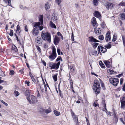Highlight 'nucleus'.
<instances>
[{
  "mask_svg": "<svg viewBox=\"0 0 125 125\" xmlns=\"http://www.w3.org/2000/svg\"><path fill=\"white\" fill-rule=\"evenodd\" d=\"M125 97H123L122 100L121 101V107L123 109H124L125 107Z\"/></svg>",
  "mask_w": 125,
  "mask_h": 125,
  "instance_id": "obj_15",
  "label": "nucleus"
},
{
  "mask_svg": "<svg viewBox=\"0 0 125 125\" xmlns=\"http://www.w3.org/2000/svg\"><path fill=\"white\" fill-rule=\"evenodd\" d=\"M25 94L26 95L28 96H29L30 95V90L29 89H27L25 91Z\"/></svg>",
  "mask_w": 125,
  "mask_h": 125,
  "instance_id": "obj_35",
  "label": "nucleus"
},
{
  "mask_svg": "<svg viewBox=\"0 0 125 125\" xmlns=\"http://www.w3.org/2000/svg\"><path fill=\"white\" fill-rule=\"evenodd\" d=\"M116 40V37L114 35L113 36V39L112 41H115Z\"/></svg>",
  "mask_w": 125,
  "mask_h": 125,
  "instance_id": "obj_59",
  "label": "nucleus"
},
{
  "mask_svg": "<svg viewBox=\"0 0 125 125\" xmlns=\"http://www.w3.org/2000/svg\"><path fill=\"white\" fill-rule=\"evenodd\" d=\"M98 54H99L100 52V50H101V52L102 53L105 52L107 51L106 48L99 45L98 47Z\"/></svg>",
  "mask_w": 125,
  "mask_h": 125,
  "instance_id": "obj_8",
  "label": "nucleus"
},
{
  "mask_svg": "<svg viewBox=\"0 0 125 125\" xmlns=\"http://www.w3.org/2000/svg\"><path fill=\"white\" fill-rule=\"evenodd\" d=\"M73 117L74 120L75 122L78 121V119L77 116H76L73 113H72Z\"/></svg>",
  "mask_w": 125,
  "mask_h": 125,
  "instance_id": "obj_25",
  "label": "nucleus"
},
{
  "mask_svg": "<svg viewBox=\"0 0 125 125\" xmlns=\"http://www.w3.org/2000/svg\"><path fill=\"white\" fill-rule=\"evenodd\" d=\"M25 83L27 84V85L28 86H29V83H30V82L29 81H25Z\"/></svg>",
  "mask_w": 125,
  "mask_h": 125,
  "instance_id": "obj_56",
  "label": "nucleus"
},
{
  "mask_svg": "<svg viewBox=\"0 0 125 125\" xmlns=\"http://www.w3.org/2000/svg\"><path fill=\"white\" fill-rule=\"evenodd\" d=\"M60 41V38L57 36H56L54 38V43L55 45H57L59 43Z\"/></svg>",
  "mask_w": 125,
  "mask_h": 125,
  "instance_id": "obj_12",
  "label": "nucleus"
},
{
  "mask_svg": "<svg viewBox=\"0 0 125 125\" xmlns=\"http://www.w3.org/2000/svg\"><path fill=\"white\" fill-rule=\"evenodd\" d=\"M60 62H58L57 63H54L52 66V68H51V69H54L56 70L57 69L59 68L60 65Z\"/></svg>",
  "mask_w": 125,
  "mask_h": 125,
  "instance_id": "obj_10",
  "label": "nucleus"
},
{
  "mask_svg": "<svg viewBox=\"0 0 125 125\" xmlns=\"http://www.w3.org/2000/svg\"><path fill=\"white\" fill-rule=\"evenodd\" d=\"M25 30L27 32L28 31L27 26L26 25H25Z\"/></svg>",
  "mask_w": 125,
  "mask_h": 125,
  "instance_id": "obj_60",
  "label": "nucleus"
},
{
  "mask_svg": "<svg viewBox=\"0 0 125 125\" xmlns=\"http://www.w3.org/2000/svg\"><path fill=\"white\" fill-rule=\"evenodd\" d=\"M92 23L93 26L95 27L97 26V23L96 22V18L94 17H93L92 20Z\"/></svg>",
  "mask_w": 125,
  "mask_h": 125,
  "instance_id": "obj_11",
  "label": "nucleus"
},
{
  "mask_svg": "<svg viewBox=\"0 0 125 125\" xmlns=\"http://www.w3.org/2000/svg\"><path fill=\"white\" fill-rule=\"evenodd\" d=\"M57 52L59 55H60V50L59 48H57Z\"/></svg>",
  "mask_w": 125,
  "mask_h": 125,
  "instance_id": "obj_58",
  "label": "nucleus"
},
{
  "mask_svg": "<svg viewBox=\"0 0 125 125\" xmlns=\"http://www.w3.org/2000/svg\"><path fill=\"white\" fill-rule=\"evenodd\" d=\"M105 47L107 49H109L111 47V45L110 44H108V45L105 46Z\"/></svg>",
  "mask_w": 125,
  "mask_h": 125,
  "instance_id": "obj_45",
  "label": "nucleus"
},
{
  "mask_svg": "<svg viewBox=\"0 0 125 125\" xmlns=\"http://www.w3.org/2000/svg\"><path fill=\"white\" fill-rule=\"evenodd\" d=\"M41 24L40 22H38L35 23L33 25L34 27H38V28H39V30L40 31L42 30L43 28V27L42 26H40Z\"/></svg>",
  "mask_w": 125,
  "mask_h": 125,
  "instance_id": "obj_9",
  "label": "nucleus"
},
{
  "mask_svg": "<svg viewBox=\"0 0 125 125\" xmlns=\"http://www.w3.org/2000/svg\"><path fill=\"white\" fill-rule=\"evenodd\" d=\"M71 38L72 41H74V40L73 36V32L72 33V35L71 36Z\"/></svg>",
  "mask_w": 125,
  "mask_h": 125,
  "instance_id": "obj_53",
  "label": "nucleus"
},
{
  "mask_svg": "<svg viewBox=\"0 0 125 125\" xmlns=\"http://www.w3.org/2000/svg\"><path fill=\"white\" fill-rule=\"evenodd\" d=\"M107 71L109 73H110L111 74H112L114 73V72L113 71L110 69L107 70Z\"/></svg>",
  "mask_w": 125,
  "mask_h": 125,
  "instance_id": "obj_42",
  "label": "nucleus"
},
{
  "mask_svg": "<svg viewBox=\"0 0 125 125\" xmlns=\"http://www.w3.org/2000/svg\"><path fill=\"white\" fill-rule=\"evenodd\" d=\"M45 83L44 82L43 83V84L41 85H40V84H39V86L40 87L42 91L43 92L44 90V88L45 86Z\"/></svg>",
  "mask_w": 125,
  "mask_h": 125,
  "instance_id": "obj_22",
  "label": "nucleus"
},
{
  "mask_svg": "<svg viewBox=\"0 0 125 125\" xmlns=\"http://www.w3.org/2000/svg\"><path fill=\"white\" fill-rule=\"evenodd\" d=\"M30 77H31L32 81L35 83H36V80L35 79H34V77L33 76H31V75H30Z\"/></svg>",
  "mask_w": 125,
  "mask_h": 125,
  "instance_id": "obj_41",
  "label": "nucleus"
},
{
  "mask_svg": "<svg viewBox=\"0 0 125 125\" xmlns=\"http://www.w3.org/2000/svg\"><path fill=\"white\" fill-rule=\"evenodd\" d=\"M94 31L95 33L97 34H99L101 33V30L99 28H95Z\"/></svg>",
  "mask_w": 125,
  "mask_h": 125,
  "instance_id": "obj_18",
  "label": "nucleus"
},
{
  "mask_svg": "<svg viewBox=\"0 0 125 125\" xmlns=\"http://www.w3.org/2000/svg\"><path fill=\"white\" fill-rule=\"evenodd\" d=\"M110 82L114 86H116L119 83L118 79L114 78H109Z\"/></svg>",
  "mask_w": 125,
  "mask_h": 125,
  "instance_id": "obj_4",
  "label": "nucleus"
},
{
  "mask_svg": "<svg viewBox=\"0 0 125 125\" xmlns=\"http://www.w3.org/2000/svg\"><path fill=\"white\" fill-rule=\"evenodd\" d=\"M31 100L29 97H27V100L30 104H33L37 102V98L34 95H31Z\"/></svg>",
  "mask_w": 125,
  "mask_h": 125,
  "instance_id": "obj_5",
  "label": "nucleus"
},
{
  "mask_svg": "<svg viewBox=\"0 0 125 125\" xmlns=\"http://www.w3.org/2000/svg\"><path fill=\"white\" fill-rule=\"evenodd\" d=\"M111 113L110 112H108L107 114L108 116H110L111 115Z\"/></svg>",
  "mask_w": 125,
  "mask_h": 125,
  "instance_id": "obj_63",
  "label": "nucleus"
},
{
  "mask_svg": "<svg viewBox=\"0 0 125 125\" xmlns=\"http://www.w3.org/2000/svg\"><path fill=\"white\" fill-rule=\"evenodd\" d=\"M98 38L100 40H103L104 37L103 35H100L98 37Z\"/></svg>",
  "mask_w": 125,
  "mask_h": 125,
  "instance_id": "obj_43",
  "label": "nucleus"
},
{
  "mask_svg": "<svg viewBox=\"0 0 125 125\" xmlns=\"http://www.w3.org/2000/svg\"><path fill=\"white\" fill-rule=\"evenodd\" d=\"M89 40L90 41L94 42L92 44V45L93 46L94 48H96L98 45L99 44V43H96V42H98L99 41L93 37H89Z\"/></svg>",
  "mask_w": 125,
  "mask_h": 125,
  "instance_id": "obj_6",
  "label": "nucleus"
},
{
  "mask_svg": "<svg viewBox=\"0 0 125 125\" xmlns=\"http://www.w3.org/2000/svg\"><path fill=\"white\" fill-rule=\"evenodd\" d=\"M57 54L55 47H53L52 48V54L49 56V59L51 61H52L56 57Z\"/></svg>",
  "mask_w": 125,
  "mask_h": 125,
  "instance_id": "obj_3",
  "label": "nucleus"
},
{
  "mask_svg": "<svg viewBox=\"0 0 125 125\" xmlns=\"http://www.w3.org/2000/svg\"><path fill=\"white\" fill-rule=\"evenodd\" d=\"M120 17L122 20H125V14L122 13L120 14Z\"/></svg>",
  "mask_w": 125,
  "mask_h": 125,
  "instance_id": "obj_31",
  "label": "nucleus"
},
{
  "mask_svg": "<svg viewBox=\"0 0 125 125\" xmlns=\"http://www.w3.org/2000/svg\"><path fill=\"white\" fill-rule=\"evenodd\" d=\"M42 62L43 64L45 66H46V63L45 61H42Z\"/></svg>",
  "mask_w": 125,
  "mask_h": 125,
  "instance_id": "obj_64",
  "label": "nucleus"
},
{
  "mask_svg": "<svg viewBox=\"0 0 125 125\" xmlns=\"http://www.w3.org/2000/svg\"><path fill=\"white\" fill-rule=\"evenodd\" d=\"M53 79L54 80V81L55 82L57 81V76L56 74H55L52 76Z\"/></svg>",
  "mask_w": 125,
  "mask_h": 125,
  "instance_id": "obj_36",
  "label": "nucleus"
},
{
  "mask_svg": "<svg viewBox=\"0 0 125 125\" xmlns=\"http://www.w3.org/2000/svg\"><path fill=\"white\" fill-rule=\"evenodd\" d=\"M100 80V83H101V86L103 88H104V84L101 81V80Z\"/></svg>",
  "mask_w": 125,
  "mask_h": 125,
  "instance_id": "obj_55",
  "label": "nucleus"
},
{
  "mask_svg": "<svg viewBox=\"0 0 125 125\" xmlns=\"http://www.w3.org/2000/svg\"><path fill=\"white\" fill-rule=\"evenodd\" d=\"M53 112L54 114L56 116H59L60 115V113L57 111L56 110H54Z\"/></svg>",
  "mask_w": 125,
  "mask_h": 125,
  "instance_id": "obj_30",
  "label": "nucleus"
},
{
  "mask_svg": "<svg viewBox=\"0 0 125 125\" xmlns=\"http://www.w3.org/2000/svg\"><path fill=\"white\" fill-rule=\"evenodd\" d=\"M20 27L19 25H18L17 26V29L16 31V32L17 33H19L20 31L19 32V30L20 29Z\"/></svg>",
  "mask_w": 125,
  "mask_h": 125,
  "instance_id": "obj_34",
  "label": "nucleus"
},
{
  "mask_svg": "<svg viewBox=\"0 0 125 125\" xmlns=\"http://www.w3.org/2000/svg\"><path fill=\"white\" fill-rule=\"evenodd\" d=\"M20 8L21 9H24L25 8H26V7L25 6L23 5H20Z\"/></svg>",
  "mask_w": 125,
  "mask_h": 125,
  "instance_id": "obj_57",
  "label": "nucleus"
},
{
  "mask_svg": "<svg viewBox=\"0 0 125 125\" xmlns=\"http://www.w3.org/2000/svg\"><path fill=\"white\" fill-rule=\"evenodd\" d=\"M93 105L95 107L99 106V104H98V103L97 101H95L94 103L93 104Z\"/></svg>",
  "mask_w": 125,
  "mask_h": 125,
  "instance_id": "obj_38",
  "label": "nucleus"
},
{
  "mask_svg": "<svg viewBox=\"0 0 125 125\" xmlns=\"http://www.w3.org/2000/svg\"><path fill=\"white\" fill-rule=\"evenodd\" d=\"M104 62L105 64L106 67L108 68H109L110 67V62L106 60L104 61Z\"/></svg>",
  "mask_w": 125,
  "mask_h": 125,
  "instance_id": "obj_20",
  "label": "nucleus"
},
{
  "mask_svg": "<svg viewBox=\"0 0 125 125\" xmlns=\"http://www.w3.org/2000/svg\"><path fill=\"white\" fill-rule=\"evenodd\" d=\"M102 105L103 108L102 107V110L104 111H105V112L107 113V110L106 109V104L104 101H103L102 102Z\"/></svg>",
  "mask_w": 125,
  "mask_h": 125,
  "instance_id": "obj_14",
  "label": "nucleus"
},
{
  "mask_svg": "<svg viewBox=\"0 0 125 125\" xmlns=\"http://www.w3.org/2000/svg\"><path fill=\"white\" fill-rule=\"evenodd\" d=\"M57 34L58 36H60L61 37L62 40L63 39V36L60 32H58L57 33Z\"/></svg>",
  "mask_w": 125,
  "mask_h": 125,
  "instance_id": "obj_37",
  "label": "nucleus"
},
{
  "mask_svg": "<svg viewBox=\"0 0 125 125\" xmlns=\"http://www.w3.org/2000/svg\"><path fill=\"white\" fill-rule=\"evenodd\" d=\"M93 3L94 5H97L98 3V0H93Z\"/></svg>",
  "mask_w": 125,
  "mask_h": 125,
  "instance_id": "obj_39",
  "label": "nucleus"
},
{
  "mask_svg": "<svg viewBox=\"0 0 125 125\" xmlns=\"http://www.w3.org/2000/svg\"><path fill=\"white\" fill-rule=\"evenodd\" d=\"M45 113L47 114L49 113L52 111L51 109L50 108H49L48 109L45 110Z\"/></svg>",
  "mask_w": 125,
  "mask_h": 125,
  "instance_id": "obj_33",
  "label": "nucleus"
},
{
  "mask_svg": "<svg viewBox=\"0 0 125 125\" xmlns=\"http://www.w3.org/2000/svg\"><path fill=\"white\" fill-rule=\"evenodd\" d=\"M14 72L13 70H11L10 71V75H12L14 74Z\"/></svg>",
  "mask_w": 125,
  "mask_h": 125,
  "instance_id": "obj_52",
  "label": "nucleus"
},
{
  "mask_svg": "<svg viewBox=\"0 0 125 125\" xmlns=\"http://www.w3.org/2000/svg\"><path fill=\"white\" fill-rule=\"evenodd\" d=\"M60 60H61V61H62V59L61 57L60 56H59L57 58V59H56V61H58Z\"/></svg>",
  "mask_w": 125,
  "mask_h": 125,
  "instance_id": "obj_48",
  "label": "nucleus"
},
{
  "mask_svg": "<svg viewBox=\"0 0 125 125\" xmlns=\"http://www.w3.org/2000/svg\"><path fill=\"white\" fill-rule=\"evenodd\" d=\"M94 16L96 17L100 18L101 16L99 12L98 11H95L94 12Z\"/></svg>",
  "mask_w": 125,
  "mask_h": 125,
  "instance_id": "obj_16",
  "label": "nucleus"
},
{
  "mask_svg": "<svg viewBox=\"0 0 125 125\" xmlns=\"http://www.w3.org/2000/svg\"><path fill=\"white\" fill-rule=\"evenodd\" d=\"M113 4L111 3H108L106 5V8L107 9H111L113 7Z\"/></svg>",
  "mask_w": 125,
  "mask_h": 125,
  "instance_id": "obj_19",
  "label": "nucleus"
},
{
  "mask_svg": "<svg viewBox=\"0 0 125 125\" xmlns=\"http://www.w3.org/2000/svg\"><path fill=\"white\" fill-rule=\"evenodd\" d=\"M111 32L110 31H108L106 34V36L105 38L107 42L110 40L111 39L110 34Z\"/></svg>",
  "mask_w": 125,
  "mask_h": 125,
  "instance_id": "obj_13",
  "label": "nucleus"
},
{
  "mask_svg": "<svg viewBox=\"0 0 125 125\" xmlns=\"http://www.w3.org/2000/svg\"><path fill=\"white\" fill-rule=\"evenodd\" d=\"M41 36L42 39L44 41L49 43L51 42V35L50 33L47 32H44L42 31V32Z\"/></svg>",
  "mask_w": 125,
  "mask_h": 125,
  "instance_id": "obj_1",
  "label": "nucleus"
},
{
  "mask_svg": "<svg viewBox=\"0 0 125 125\" xmlns=\"http://www.w3.org/2000/svg\"><path fill=\"white\" fill-rule=\"evenodd\" d=\"M120 121L122 123H123L124 124H125V122H124V121H123V118H120Z\"/></svg>",
  "mask_w": 125,
  "mask_h": 125,
  "instance_id": "obj_62",
  "label": "nucleus"
},
{
  "mask_svg": "<svg viewBox=\"0 0 125 125\" xmlns=\"http://www.w3.org/2000/svg\"><path fill=\"white\" fill-rule=\"evenodd\" d=\"M122 40L123 44L124 46L125 45V37L124 36H123L122 37Z\"/></svg>",
  "mask_w": 125,
  "mask_h": 125,
  "instance_id": "obj_49",
  "label": "nucleus"
},
{
  "mask_svg": "<svg viewBox=\"0 0 125 125\" xmlns=\"http://www.w3.org/2000/svg\"><path fill=\"white\" fill-rule=\"evenodd\" d=\"M36 41L38 43L41 44L42 43L41 39L39 37H38L36 39Z\"/></svg>",
  "mask_w": 125,
  "mask_h": 125,
  "instance_id": "obj_26",
  "label": "nucleus"
},
{
  "mask_svg": "<svg viewBox=\"0 0 125 125\" xmlns=\"http://www.w3.org/2000/svg\"><path fill=\"white\" fill-rule=\"evenodd\" d=\"M93 86L94 88H93L96 94H98L100 92V87L99 82L97 80L94 81Z\"/></svg>",
  "mask_w": 125,
  "mask_h": 125,
  "instance_id": "obj_2",
  "label": "nucleus"
},
{
  "mask_svg": "<svg viewBox=\"0 0 125 125\" xmlns=\"http://www.w3.org/2000/svg\"><path fill=\"white\" fill-rule=\"evenodd\" d=\"M99 64L100 65V66L102 68H105V66L102 63V61H100L99 62Z\"/></svg>",
  "mask_w": 125,
  "mask_h": 125,
  "instance_id": "obj_32",
  "label": "nucleus"
},
{
  "mask_svg": "<svg viewBox=\"0 0 125 125\" xmlns=\"http://www.w3.org/2000/svg\"><path fill=\"white\" fill-rule=\"evenodd\" d=\"M53 63V62H49V66L51 67V68H52V66Z\"/></svg>",
  "mask_w": 125,
  "mask_h": 125,
  "instance_id": "obj_50",
  "label": "nucleus"
},
{
  "mask_svg": "<svg viewBox=\"0 0 125 125\" xmlns=\"http://www.w3.org/2000/svg\"><path fill=\"white\" fill-rule=\"evenodd\" d=\"M39 21H40L41 25L43 24V20L42 16L40 15V17L39 18Z\"/></svg>",
  "mask_w": 125,
  "mask_h": 125,
  "instance_id": "obj_23",
  "label": "nucleus"
},
{
  "mask_svg": "<svg viewBox=\"0 0 125 125\" xmlns=\"http://www.w3.org/2000/svg\"><path fill=\"white\" fill-rule=\"evenodd\" d=\"M123 78H121V79H120V83L121 84H122L123 83Z\"/></svg>",
  "mask_w": 125,
  "mask_h": 125,
  "instance_id": "obj_61",
  "label": "nucleus"
},
{
  "mask_svg": "<svg viewBox=\"0 0 125 125\" xmlns=\"http://www.w3.org/2000/svg\"><path fill=\"white\" fill-rule=\"evenodd\" d=\"M101 27L103 28H105L106 27V25L104 22H102L101 24Z\"/></svg>",
  "mask_w": 125,
  "mask_h": 125,
  "instance_id": "obj_40",
  "label": "nucleus"
},
{
  "mask_svg": "<svg viewBox=\"0 0 125 125\" xmlns=\"http://www.w3.org/2000/svg\"><path fill=\"white\" fill-rule=\"evenodd\" d=\"M4 74L3 72L1 70H0V75L2 76H4Z\"/></svg>",
  "mask_w": 125,
  "mask_h": 125,
  "instance_id": "obj_46",
  "label": "nucleus"
},
{
  "mask_svg": "<svg viewBox=\"0 0 125 125\" xmlns=\"http://www.w3.org/2000/svg\"><path fill=\"white\" fill-rule=\"evenodd\" d=\"M0 101L2 103L4 104L6 106H7L8 105V104L7 103H6L5 102H4L2 100H1Z\"/></svg>",
  "mask_w": 125,
  "mask_h": 125,
  "instance_id": "obj_54",
  "label": "nucleus"
},
{
  "mask_svg": "<svg viewBox=\"0 0 125 125\" xmlns=\"http://www.w3.org/2000/svg\"><path fill=\"white\" fill-rule=\"evenodd\" d=\"M119 5L121 6H124L125 5V3L124 2H122L119 4Z\"/></svg>",
  "mask_w": 125,
  "mask_h": 125,
  "instance_id": "obj_51",
  "label": "nucleus"
},
{
  "mask_svg": "<svg viewBox=\"0 0 125 125\" xmlns=\"http://www.w3.org/2000/svg\"><path fill=\"white\" fill-rule=\"evenodd\" d=\"M50 26L52 28L56 29V27L55 25V24L53 23V22L52 21H50Z\"/></svg>",
  "mask_w": 125,
  "mask_h": 125,
  "instance_id": "obj_21",
  "label": "nucleus"
},
{
  "mask_svg": "<svg viewBox=\"0 0 125 125\" xmlns=\"http://www.w3.org/2000/svg\"><path fill=\"white\" fill-rule=\"evenodd\" d=\"M11 49L12 50H14V51L16 52H17L18 51V49L14 45H12V47Z\"/></svg>",
  "mask_w": 125,
  "mask_h": 125,
  "instance_id": "obj_28",
  "label": "nucleus"
},
{
  "mask_svg": "<svg viewBox=\"0 0 125 125\" xmlns=\"http://www.w3.org/2000/svg\"><path fill=\"white\" fill-rule=\"evenodd\" d=\"M91 53L92 55H94L95 56H97L98 55V53H97V51L93 50L91 52Z\"/></svg>",
  "mask_w": 125,
  "mask_h": 125,
  "instance_id": "obj_24",
  "label": "nucleus"
},
{
  "mask_svg": "<svg viewBox=\"0 0 125 125\" xmlns=\"http://www.w3.org/2000/svg\"><path fill=\"white\" fill-rule=\"evenodd\" d=\"M58 17L56 15H55L54 14L52 15L51 19L53 20V21H56L58 20Z\"/></svg>",
  "mask_w": 125,
  "mask_h": 125,
  "instance_id": "obj_17",
  "label": "nucleus"
},
{
  "mask_svg": "<svg viewBox=\"0 0 125 125\" xmlns=\"http://www.w3.org/2000/svg\"><path fill=\"white\" fill-rule=\"evenodd\" d=\"M70 70L72 72H74V68L73 65H71L69 67Z\"/></svg>",
  "mask_w": 125,
  "mask_h": 125,
  "instance_id": "obj_29",
  "label": "nucleus"
},
{
  "mask_svg": "<svg viewBox=\"0 0 125 125\" xmlns=\"http://www.w3.org/2000/svg\"><path fill=\"white\" fill-rule=\"evenodd\" d=\"M13 30H10V32L9 34V35L11 36H13Z\"/></svg>",
  "mask_w": 125,
  "mask_h": 125,
  "instance_id": "obj_47",
  "label": "nucleus"
},
{
  "mask_svg": "<svg viewBox=\"0 0 125 125\" xmlns=\"http://www.w3.org/2000/svg\"><path fill=\"white\" fill-rule=\"evenodd\" d=\"M34 27L32 31V33L33 36H37L38 35L39 33V29L38 27Z\"/></svg>",
  "mask_w": 125,
  "mask_h": 125,
  "instance_id": "obj_7",
  "label": "nucleus"
},
{
  "mask_svg": "<svg viewBox=\"0 0 125 125\" xmlns=\"http://www.w3.org/2000/svg\"><path fill=\"white\" fill-rule=\"evenodd\" d=\"M45 7L46 10L49 9L50 8V5L48 2H46L45 5Z\"/></svg>",
  "mask_w": 125,
  "mask_h": 125,
  "instance_id": "obj_27",
  "label": "nucleus"
},
{
  "mask_svg": "<svg viewBox=\"0 0 125 125\" xmlns=\"http://www.w3.org/2000/svg\"><path fill=\"white\" fill-rule=\"evenodd\" d=\"M14 93L16 96H18L20 94L19 93L18 91H14Z\"/></svg>",
  "mask_w": 125,
  "mask_h": 125,
  "instance_id": "obj_44",
  "label": "nucleus"
}]
</instances>
